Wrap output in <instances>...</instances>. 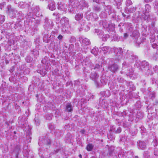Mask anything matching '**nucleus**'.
Returning a JSON list of instances; mask_svg holds the SVG:
<instances>
[{"label":"nucleus","instance_id":"de8ad7c7","mask_svg":"<svg viewBox=\"0 0 158 158\" xmlns=\"http://www.w3.org/2000/svg\"><path fill=\"white\" fill-rule=\"evenodd\" d=\"M121 128L120 127H118L117 128L116 130L115 131V132L116 133H119L121 131Z\"/></svg>","mask_w":158,"mask_h":158},{"label":"nucleus","instance_id":"9d476101","mask_svg":"<svg viewBox=\"0 0 158 158\" xmlns=\"http://www.w3.org/2000/svg\"><path fill=\"white\" fill-rule=\"evenodd\" d=\"M102 51L103 52V53L105 54L108 53L109 54L110 51L111 50V48L109 46H103V44H102L100 48Z\"/></svg>","mask_w":158,"mask_h":158},{"label":"nucleus","instance_id":"393cba45","mask_svg":"<svg viewBox=\"0 0 158 158\" xmlns=\"http://www.w3.org/2000/svg\"><path fill=\"white\" fill-rule=\"evenodd\" d=\"M87 5V2L84 0H82L79 2V6L80 7H86Z\"/></svg>","mask_w":158,"mask_h":158},{"label":"nucleus","instance_id":"b1692460","mask_svg":"<svg viewBox=\"0 0 158 158\" xmlns=\"http://www.w3.org/2000/svg\"><path fill=\"white\" fill-rule=\"evenodd\" d=\"M43 142L44 145L49 146L51 144L50 140L48 138H46L43 139Z\"/></svg>","mask_w":158,"mask_h":158},{"label":"nucleus","instance_id":"3c124183","mask_svg":"<svg viewBox=\"0 0 158 158\" xmlns=\"http://www.w3.org/2000/svg\"><path fill=\"white\" fill-rule=\"evenodd\" d=\"M136 56L134 55L133 54H132L131 55V59L132 60L135 59L136 58Z\"/></svg>","mask_w":158,"mask_h":158},{"label":"nucleus","instance_id":"f257e3e1","mask_svg":"<svg viewBox=\"0 0 158 158\" xmlns=\"http://www.w3.org/2000/svg\"><path fill=\"white\" fill-rule=\"evenodd\" d=\"M123 69H127V71L125 72V73H126V75L131 77V76L133 74L134 71L130 66V64L126 62H124L123 64Z\"/></svg>","mask_w":158,"mask_h":158},{"label":"nucleus","instance_id":"603ef678","mask_svg":"<svg viewBox=\"0 0 158 158\" xmlns=\"http://www.w3.org/2000/svg\"><path fill=\"white\" fill-rule=\"evenodd\" d=\"M152 48H156L157 45L156 43H153L152 44Z\"/></svg>","mask_w":158,"mask_h":158},{"label":"nucleus","instance_id":"5701e85b","mask_svg":"<svg viewBox=\"0 0 158 158\" xmlns=\"http://www.w3.org/2000/svg\"><path fill=\"white\" fill-rule=\"evenodd\" d=\"M105 11L106 14L110 15L112 13V9L110 6H108L106 7L105 9Z\"/></svg>","mask_w":158,"mask_h":158},{"label":"nucleus","instance_id":"ddd939ff","mask_svg":"<svg viewBox=\"0 0 158 158\" xmlns=\"http://www.w3.org/2000/svg\"><path fill=\"white\" fill-rule=\"evenodd\" d=\"M67 6L65 4L60 2L58 4V9L61 10L65 11L66 9Z\"/></svg>","mask_w":158,"mask_h":158},{"label":"nucleus","instance_id":"ea45409f","mask_svg":"<svg viewBox=\"0 0 158 158\" xmlns=\"http://www.w3.org/2000/svg\"><path fill=\"white\" fill-rule=\"evenodd\" d=\"M25 60L27 62H30L32 60V58L30 56H27L25 58Z\"/></svg>","mask_w":158,"mask_h":158},{"label":"nucleus","instance_id":"c03bdc74","mask_svg":"<svg viewBox=\"0 0 158 158\" xmlns=\"http://www.w3.org/2000/svg\"><path fill=\"white\" fill-rule=\"evenodd\" d=\"M132 4V2L131 0H127L126 1L127 6H129Z\"/></svg>","mask_w":158,"mask_h":158},{"label":"nucleus","instance_id":"473e14b6","mask_svg":"<svg viewBox=\"0 0 158 158\" xmlns=\"http://www.w3.org/2000/svg\"><path fill=\"white\" fill-rule=\"evenodd\" d=\"M19 5L20 8H24L27 6L26 3L23 2H20L19 3Z\"/></svg>","mask_w":158,"mask_h":158},{"label":"nucleus","instance_id":"7ed1b4c3","mask_svg":"<svg viewBox=\"0 0 158 158\" xmlns=\"http://www.w3.org/2000/svg\"><path fill=\"white\" fill-rule=\"evenodd\" d=\"M60 23L63 27L68 28L69 27V20L68 18L63 17L61 18L60 21Z\"/></svg>","mask_w":158,"mask_h":158},{"label":"nucleus","instance_id":"72a5a7b5","mask_svg":"<svg viewBox=\"0 0 158 158\" xmlns=\"http://www.w3.org/2000/svg\"><path fill=\"white\" fill-rule=\"evenodd\" d=\"M93 10L96 12H99L101 10V8L98 6L95 5L93 7Z\"/></svg>","mask_w":158,"mask_h":158},{"label":"nucleus","instance_id":"6ab92c4d","mask_svg":"<svg viewBox=\"0 0 158 158\" xmlns=\"http://www.w3.org/2000/svg\"><path fill=\"white\" fill-rule=\"evenodd\" d=\"M136 9V7H133L130 8H127L126 9V11L128 13H131L135 12Z\"/></svg>","mask_w":158,"mask_h":158},{"label":"nucleus","instance_id":"2f4dec72","mask_svg":"<svg viewBox=\"0 0 158 158\" xmlns=\"http://www.w3.org/2000/svg\"><path fill=\"white\" fill-rule=\"evenodd\" d=\"M93 148V145L92 144H88L86 147V149L88 151H91Z\"/></svg>","mask_w":158,"mask_h":158},{"label":"nucleus","instance_id":"2eb2a0df","mask_svg":"<svg viewBox=\"0 0 158 158\" xmlns=\"http://www.w3.org/2000/svg\"><path fill=\"white\" fill-rule=\"evenodd\" d=\"M138 143L139 148L144 150L146 147V144L144 142L139 141V143L138 142Z\"/></svg>","mask_w":158,"mask_h":158},{"label":"nucleus","instance_id":"a19ab883","mask_svg":"<svg viewBox=\"0 0 158 158\" xmlns=\"http://www.w3.org/2000/svg\"><path fill=\"white\" fill-rule=\"evenodd\" d=\"M33 54L35 57H37L39 54V52L36 50H34L33 52Z\"/></svg>","mask_w":158,"mask_h":158},{"label":"nucleus","instance_id":"774afa93","mask_svg":"<svg viewBox=\"0 0 158 158\" xmlns=\"http://www.w3.org/2000/svg\"><path fill=\"white\" fill-rule=\"evenodd\" d=\"M107 93H108V94L107 95L108 96H109L110 95V94L109 93V91H106L105 92V93L106 94H107Z\"/></svg>","mask_w":158,"mask_h":158},{"label":"nucleus","instance_id":"c756f323","mask_svg":"<svg viewBox=\"0 0 158 158\" xmlns=\"http://www.w3.org/2000/svg\"><path fill=\"white\" fill-rule=\"evenodd\" d=\"M152 59L155 60H158V52L154 53L152 56Z\"/></svg>","mask_w":158,"mask_h":158},{"label":"nucleus","instance_id":"052dcab7","mask_svg":"<svg viewBox=\"0 0 158 158\" xmlns=\"http://www.w3.org/2000/svg\"><path fill=\"white\" fill-rule=\"evenodd\" d=\"M49 128L51 130H52L54 128V127L52 125H50L49 126Z\"/></svg>","mask_w":158,"mask_h":158},{"label":"nucleus","instance_id":"412c9836","mask_svg":"<svg viewBox=\"0 0 158 158\" xmlns=\"http://www.w3.org/2000/svg\"><path fill=\"white\" fill-rule=\"evenodd\" d=\"M151 9V7L149 4H147L145 5V10L143 11V12L144 11V14L146 13H149L150 12Z\"/></svg>","mask_w":158,"mask_h":158},{"label":"nucleus","instance_id":"680f3d73","mask_svg":"<svg viewBox=\"0 0 158 158\" xmlns=\"http://www.w3.org/2000/svg\"><path fill=\"white\" fill-rule=\"evenodd\" d=\"M153 38L151 39L150 41L151 43H153L155 41L154 37L153 36Z\"/></svg>","mask_w":158,"mask_h":158},{"label":"nucleus","instance_id":"4c0bfd02","mask_svg":"<svg viewBox=\"0 0 158 158\" xmlns=\"http://www.w3.org/2000/svg\"><path fill=\"white\" fill-rule=\"evenodd\" d=\"M5 16L2 15H0V23H2L5 21Z\"/></svg>","mask_w":158,"mask_h":158},{"label":"nucleus","instance_id":"49530a36","mask_svg":"<svg viewBox=\"0 0 158 158\" xmlns=\"http://www.w3.org/2000/svg\"><path fill=\"white\" fill-rule=\"evenodd\" d=\"M76 39L73 36H72L71 37L70 39V41L71 43H73L76 41Z\"/></svg>","mask_w":158,"mask_h":158},{"label":"nucleus","instance_id":"0e129e2a","mask_svg":"<svg viewBox=\"0 0 158 158\" xmlns=\"http://www.w3.org/2000/svg\"><path fill=\"white\" fill-rule=\"evenodd\" d=\"M144 1L147 3H148L152 1V0H144Z\"/></svg>","mask_w":158,"mask_h":158},{"label":"nucleus","instance_id":"bb28decb","mask_svg":"<svg viewBox=\"0 0 158 158\" xmlns=\"http://www.w3.org/2000/svg\"><path fill=\"white\" fill-rule=\"evenodd\" d=\"M102 36L101 37L102 38V40L104 41H106L107 39L109 38V35L107 34L103 35L102 34L100 36Z\"/></svg>","mask_w":158,"mask_h":158},{"label":"nucleus","instance_id":"f8f14e48","mask_svg":"<svg viewBox=\"0 0 158 158\" xmlns=\"http://www.w3.org/2000/svg\"><path fill=\"white\" fill-rule=\"evenodd\" d=\"M150 89H148V90H149L148 92V98L149 99L153 100L156 97V93L155 91H150Z\"/></svg>","mask_w":158,"mask_h":158},{"label":"nucleus","instance_id":"bf43d9fd","mask_svg":"<svg viewBox=\"0 0 158 158\" xmlns=\"http://www.w3.org/2000/svg\"><path fill=\"white\" fill-rule=\"evenodd\" d=\"M58 39L59 40H61L63 38V36L61 35H60L57 37Z\"/></svg>","mask_w":158,"mask_h":158},{"label":"nucleus","instance_id":"a878e982","mask_svg":"<svg viewBox=\"0 0 158 158\" xmlns=\"http://www.w3.org/2000/svg\"><path fill=\"white\" fill-rule=\"evenodd\" d=\"M129 26L127 27V29L128 31V32L129 34H131V33L132 32V33H133L134 31H133V28L131 27V23L129 24Z\"/></svg>","mask_w":158,"mask_h":158},{"label":"nucleus","instance_id":"4d7b16f0","mask_svg":"<svg viewBox=\"0 0 158 158\" xmlns=\"http://www.w3.org/2000/svg\"><path fill=\"white\" fill-rule=\"evenodd\" d=\"M114 126H113L112 127H111V128H110V131H112V132H114L115 131V128H114Z\"/></svg>","mask_w":158,"mask_h":158},{"label":"nucleus","instance_id":"7c9ffc66","mask_svg":"<svg viewBox=\"0 0 158 158\" xmlns=\"http://www.w3.org/2000/svg\"><path fill=\"white\" fill-rule=\"evenodd\" d=\"M19 122L22 125H24L26 123V120H25L23 123V118L22 117H19L18 119Z\"/></svg>","mask_w":158,"mask_h":158},{"label":"nucleus","instance_id":"8fccbe9b","mask_svg":"<svg viewBox=\"0 0 158 158\" xmlns=\"http://www.w3.org/2000/svg\"><path fill=\"white\" fill-rule=\"evenodd\" d=\"M154 70L156 72L158 73V66L156 65L153 68Z\"/></svg>","mask_w":158,"mask_h":158},{"label":"nucleus","instance_id":"39448f33","mask_svg":"<svg viewBox=\"0 0 158 158\" xmlns=\"http://www.w3.org/2000/svg\"><path fill=\"white\" fill-rule=\"evenodd\" d=\"M53 26V22L51 20H46L44 27L45 29L48 30L51 29Z\"/></svg>","mask_w":158,"mask_h":158},{"label":"nucleus","instance_id":"13d9d810","mask_svg":"<svg viewBox=\"0 0 158 158\" xmlns=\"http://www.w3.org/2000/svg\"><path fill=\"white\" fill-rule=\"evenodd\" d=\"M127 114V113L126 110L123 111L122 113L123 116L126 115Z\"/></svg>","mask_w":158,"mask_h":158},{"label":"nucleus","instance_id":"c9c22d12","mask_svg":"<svg viewBox=\"0 0 158 158\" xmlns=\"http://www.w3.org/2000/svg\"><path fill=\"white\" fill-rule=\"evenodd\" d=\"M52 115L51 113L48 114H46L45 118L47 119L50 120L52 119Z\"/></svg>","mask_w":158,"mask_h":158},{"label":"nucleus","instance_id":"6e6552de","mask_svg":"<svg viewBox=\"0 0 158 158\" xmlns=\"http://www.w3.org/2000/svg\"><path fill=\"white\" fill-rule=\"evenodd\" d=\"M79 40L80 42H82V44L86 46L89 45L90 43V41L88 39L82 36L79 37Z\"/></svg>","mask_w":158,"mask_h":158},{"label":"nucleus","instance_id":"f3484780","mask_svg":"<svg viewBox=\"0 0 158 158\" xmlns=\"http://www.w3.org/2000/svg\"><path fill=\"white\" fill-rule=\"evenodd\" d=\"M100 25H102L103 27L106 28L109 27V24L106 21H101L99 23Z\"/></svg>","mask_w":158,"mask_h":158},{"label":"nucleus","instance_id":"e2e57ef3","mask_svg":"<svg viewBox=\"0 0 158 158\" xmlns=\"http://www.w3.org/2000/svg\"><path fill=\"white\" fill-rule=\"evenodd\" d=\"M155 6H156V8H157L158 7V2L157 1L155 2Z\"/></svg>","mask_w":158,"mask_h":158},{"label":"nucleus","instance_id":"9b49d317","mask_svg":"<svg viewBox=\"0 0 158 158\" xmlns=\"http://www.w3.org/2000/svg\"><path fill=\"white\" fill-rule=\"evenodd\" d=\"M142 72L147 75H151L153 73V72L152 71V68L150 66L147 67L146 69H145Z\"/></svg>","mask_w":158,"mask_h":158},{"label":"nucleus","instance_id":"f03ea898","mask_svg":"<svg viewBox=\"0 0 158 158\" xmlns=\"http://www.w3.org/2000/svg\"><path fill=\"white\" fill-rule=\"evenodd\" d=\"M7 13L10 18H15L17 11L14 8L12 7L11 5H8L7 7Z\"/></svg>","mask_w":158,"mask_h":158},{"label":"nucleus","instance_id":"5fc2aeb1","mask_svg":"<svg viewBox=\"0 0 158 158\" xmlns=\"http://www.w3.org/2000/svg\"><path fill=\"white\" fill-rule=\"evenodd\" d=\"M35 123L37 126H39L40 125V121L39 120H35Z\"/></svg>","mask_w":158,"mask_h":158},{"label":"nucleus","instance_id":"58836bf2","mask_svg":"<svg viewBox=\"0 0 158 158\" xmlns=\"http://www.w3.org/2000/svg\"><path fill=\"white\" fill-rule=\"evenodd\" d=\"M81 22H82V23L81 24V27H80V28H78L79 30L80 31H81L82 30L83 28V26L84 25L85 21L84 20H82Z\"/></svg>","mask_w":158,"mask_h":158},{"label":"nucleus","instance_id":"09e8293b","mask_svg":"<svg viewBox=\"0 0 158 158\" xmlns=\"http://www.w3.org/2000/svg\"><path fill=\"white\" fill-rule=\"evenodd\" d=\"M148 152H145L144 153V156L146 158H148L149 156L148 155Z\"/></svg>","mask_w":158,"mask_h":158},{"label":"nucleus","instance_id":"69168bd1","mask_svg":"<svg viewBox=\"0 0 158 158\" xmlns=\"http://www.w3.org/2000/svg\"><path fill=\"white\" fill-rule=\"evenodd\" d=\"M154 154L156 156H158V152L155 151L154 152Z\"/></svg>","mask_w":158,"mask_h":158},{"label":"nucleus","instance_id":"e433bc0d","mask_svg":"<svg viewBox=\"0 0 158 158\" xmlns=\"http://www.w3.org/2000/svg\"><path fill=\"white\" fill-rule=\"evenodd\" d=\"M102 67V66L101 65H99L98 64H96L94 67V68H92V69H94L95 70H98L101 69Z\"/></svg>","mask_w":158,"mask_h":158},{"label":"nucleus","instance_id":"f704fd0d","mask_svg":"<svg viewBox=\"0 0 158 158\" xmlns=\"http://www.w3.org/2000/svg\"><path fill=\"white\" fill-rule=\"evenodd\" d=\"M114 147L111 146L109 148V153L110 155H111L114 150Z\"/></svg>","mask_w":158,"mask_h":158},{"label":"nucleus","instance_id":"aec40b11","mask_svg":"<svg viewBox=\"0 0 158 158\" xmlns=\"http://www.w3.org/2000/svg\"><path fill=\"white\" fill-rule=\"evenodd\" d=\"M37 72L40 73L43 76H44L46 73V71L45 69H38L37 70Z\"/></svg>","mask_w":158,"mask_h":158},{"label":"nucleus","instance_id":"37998d69","mask_svg":"<svg viewBox=\"0 0 158 158\" xmlns=\"http://www.w3.org/2000/svg\"><path fill=\"white\" fill-rule=\"evenodd\" d=\"M117 80L119 82L122 83L124 79L120 76H119L118 77Z\"/></svg>","mask_w":158,"mask_h":158},{"label":"nucleus","instance_id":"20e7f679","mask_svg":"<svg viewBox=\"0 0 158 158\" xmlns=\"http://www.w3.org/2000/svg\"><path fill=\"white\" fill-rule=\"evenodd\" d=\"M132 36L136 38L134 40V42L138 44L139 46V44L142 42V39L141 38L138 37V33L136 31H134L132 33Z\"/></svg>","mask_w":158,"mask_h":158},{"label":"nucleus","instance_id":"0eeeda50","mask_svg":"<svg viewBox=\"0 0 158 158\" xmlns=\"http://www.w3.org/2000/svg\"><path fill=\"white\" fill-rule=\"evenodd\" d=\"M99 77V75L97 73L95 72L92 73L90 75V78L94 81L97 84H99V81L98 80V78Z\"/></svg>","mask_w":158,"mask_h":158},{"label":"nucleus","instance_id":"cd10ccee","mask_svg":"<svg viewBox=\"0 0 158 158\" xmlns=\"http://www.w3.org/2000/svg\"><path fill=\"white\" fill-rule=\"evenodd\" d=\"M23 130H25L28 135L31 134V129L28 126H26L25 128H23Z\"/></svg>","mask_w":158,"mask_h":158},{"label":"nucleus","instance_id":"dca6fc26","mask_svg":"<svg viewBox=\"0 0 158 158\" xmlns=\"http://www.w3.org/2000/svg\"><path fill=\"white\" fill-rule=\"evenodd\" d=\"M114 53L116 56L117 57L118 59L121 58L122 56V53L120 50H119L118 49H115L114 50Z\"/></svg>","mask_w":158,"mask_h":158},{"label":"nucleus","instance_id":"79ce46f5","mask_svg":"<svg viewBox=\"0 0 158 158\" xmlns=\"http://www.w3.org/2000/svg\"><path fill=\"white\" fill-rule=\"evenodd\" d=\"M15 26L14 28L16 29L18 28H20L22 26L21 24H20V22H19L18 23H16L14 24Z\"/></svg>","mask_w":158,"mask_h":158},{"label":"nucleus","instance_id":"6e6d98bb","mask_svg":"<svg viewBox=\"0 0 158 158\" xmlns=\"http://www.w3.org/2000/svg\"><path fill=\"white\" fill-rule=\"evenodd\" d=\"M153 104L154 105H156L158 104V100H155V101L153 102Z\"/></svg>","mask_w":158,"mask_h":158},{"label":"nucleus","instance_id":"c85d7f7f","mask_svg":"<svg viewBox=\"0 0 158 158\" xmlns=\"http://www.w3.org/2000/svg\"><path fill=\"white\" fill-rule=\"evenodd\" d=\"M98 48H94L92 49L91 51V53L94 54L95 56H97L98 54V52L97 50Z\"/></svg>","mask_w":158,"mask_h":158},{"label":"nucleus","instance_id":"1a4fd4ad","mask_svg":"<svg viewBox=\"0 0 158 158\" xmlns=\"http://www.w3.org/2000/svg\"><path fill=\"white\" fill-rule=\"evenodd\" d=\"M140 68L139 69L142 71L145 69L147 68L149 66V63L145 61H142L140 62Z\"/></svg>","mask_w":158,"mask_h":158},{"label":"nucleus","instance_id":"423d86ee","mask_svg":"<svg viewBox=\"0 0 158 158\" xmlns=\"http://www.w3.org/2000/svg\"><path fill=\"white\" fill-rule=\"evenodd\" d=\"M108 68L111 72L115 73L119 69V67L117 64H114L111 65H109Z\"/></svg>","mask_w":158,"mask_h":158},{"label":"nucleus","instance_id":"864d4df0","mask_svg":"<svg viewBox=\"0 0 158 158\" xmlns=\"http://www.w3.org/2000/svg\"><path fill=\"white\" fill-rule=\"evenodd\" d=\"M129 35V34H128L127 33H125L124 34V37L125 38H127V37H128V35ZM131 35V36H132V34H130Z\"/></svg>","mask_w":158,"mask_h":158},{"label":"nucleus","instance_id":"a211bd4d","mask_svg":"<svg viewBox=\"0 0 158 158\" xmlns=\"http://www.w3.org/2000/svg\"><path fill=\"white\" fill-rule=\"evenodd\" d=\"M83 14L82 13H79L77 14L75 16V19L77 21L81 20L83 18Z\"/></svg>","mask_w":158,"mask_h":158},{"label":"nucleus","instance_id":"4468645a","mask_svg":"<svg viewBox=\"0 0 158 158\" xmlns=\"http://www.w3.org/2000/svg\"><path fill=\"white\" fill-rule=\"evenodd\" d=\"M48 6L51 10H53L56 9L55 3L52 0L49 1Z\"/></svg>","mask_w":158,"mask_h":158},{"label":"nucleus","instance_id":"a18cd8bd","mask_svg":"<svg viewBox=\"0 0 158 158\" xmlns=\"http://www.w3.org/2000/svg\"><path fill=\"white\" fill-rule=\"evenodd\" d=\"M137 117L140 119H141L143 117V114L140 112H138L137 114Z\"/></svg>","mask_w":158,"mask_h":158},{"label":"nucleus","instance_id":"338daca9","mask_svg":"<svg viewBox=\"0 0 158 158\" xmlns=\"http://www.w3.org/2000/svg\"><path fill=\"white\" fill-rule=\"evenodd\" d=\"M59 149H56V150L55 151V150H54V152H53V153H55V154H56V153L59 151Z\"/></svg>","mask_w":158,"mask_h":158},{"label":"nucleus","instance_id":"4be33fe9","mask_svg":"<svg viewBox=\"0 0 158 158\" xmlns=\"http://www.w3.org/2000/svg\"><path fill=\"white\" fill-rule=\"evenodd\" d=\"M66 110L68 112H71L73 110V107L70 103H68L66 106Z\"/></svg>","mask_w":158,"mask_h":158}]
</instances>
